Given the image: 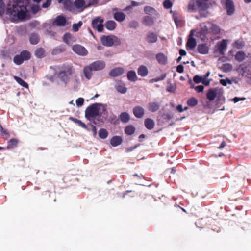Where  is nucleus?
I'll use <instances>...</instances> for the list:
<instances>
[{
    "mask_svg": "<svg viewBox=\"0 0 251 251\" xmlns=\"http://www.w3.org/2000/svg\"><path fill=\"white\" fill-rule=\"evenodd\" d=\"M246 98L245 97H242V98H238V97H235L234 98H233L232 100L234 102V103H236L237 102H238L239 101H240V100H245Z\"/></svg>",
    "mask_w": 251,
    "mask_h": 251,
    "instance_id": "nucleus-54",
    "label": "nucleus"
},
{
    "mask_svg": "<svg viewBox=\"0 0 251 251\" xmlns=\"http://www.w3.org/2000/svg\"><path fill=\"white\" fill-rule=\"evenodd\" d=\"M133 113L136 117L141 118L144 114V110L141 107L136 106L133 109Z\"/></svg>",
    "mask_w": 251,
    "mask_h": 251,
    "instance_id": "nucleus-20",
    "label": "nucleus"
},
{
    "mask_svg": "<svg viewBox=\"0 0 251 251\" xmlns=\"http://www.w3.org/2000/svg\"><path fill=\"white\" fill-rule=\"evenodd\" d=\"M13 61L17 65H20L23 63L24 60L23 59L21 54H19L16 55L14 57Z\"/></svg>",
    "mask_w": 251,
    "mask_h": 251,
    "instance_id": "nucleus-41",
    "label": "nucleus"
},
{
    "mask_svg": "<svg viewBox=\"0 0 251 251\" xmlns=\"http://www.w3.org/2000/svg\"><path fill=\"white\" fill-rule=\"evenodd\" d=\"M166 74H163L159 77L151 79L150 80V82L154 83V82H157L159 81L162 80L166 77Z\"/></svg>",
    "mask_w": 251,
    "mask_h": 251,
    "instance_id": "nucleus-43",
    "label": "nucleus"
},
{
    "mask_svg": "<svg viewBox=\"0 0 251 251\" xmlns=\"http://www.w3.org/2000/svg\"><path fill=\"white\" fill-rule=\"evenodd\" d=\"M237 71L239 73H241L243 75L245 72L244 70V65H240L239 68L237 69Z\"/></svg>",
    "mask_w": 251,
    "mask_h": 251,
    "instance_id": "nucleus-57",
    "label": "nucleus"
},
{
    "mask_svg": "<svg viewBox=\"0 0 251 251\" xmlns=\"http://www.w3.org/2000/svg\"><path fill=\"white\" fill-rule=\"evenodd\" d=\"M116 90L121 94H125L126 93L127 89L125 83L122 82H118L116 85Z\"/></svg>",
    "mask_w": 251,
    "mask_h": 251,
    "instance_id": "nucleus-13",
    "label": "nucleus"
},
{
    "mask_svg": "<svg viewBox=\"0 0 251 251\" xmlns=\"http://www.w3.org/2000/svg\"><path fill=\"white\" fill-rule=\"evenodd\" d=\"M176 70L178 72L181 73L183 71V67L182 65H178L177 67Z\"/></svg>",
    "mask_w": 251,
    "mask_h": 251,
    "instance_id": "nucleus-60",
    "label": "nucleus"
},
{
    "mask_svg": "<svg viewBox=\"0 0 251 251\" xmlns=\"http://www.w3.org/2000/svg\"><path fill=\"white\" fill-rule=\"evenodd\" d=\"M197 50L200 53L202 54H207L209 52V47L205 44L199 45Z\"/></svg>",
    "mask_w": 251,
    "mask_h": 251,
    "instance_id": "nucleus-17",
    "label": "nucleus"
},
{
    "mask_svg": "<svg viewBox=\"0 0 251 251\" xmlns=\"http://www.w3.org/2000/svg\"><path fill=\"white\" fill-rule=\"evenodd\" d=\"M69 119L70 120L73 121L75 123L78 124L79 126H80L88 130V128L87 126L84 123H83L82 121H81L80 120H79L74 118L73 117H70Z\"/></svg>",
    "mask_w": 251,
    "mask_h": 251,
    "instance_id": "nucleus-34",
    "label": "nucleus"
},
{
    "mask_svg": "<svg viewBox=\"0 0 251 251\" xmlns=\"http://www.w3.org/2000/svg\"><path fill=\"white\" fill-rule=\"evenodd\" d=\"M119 119L123 123H127L130 120L129 115L126 112L122 113L119 116Z\"/></svg>",
    "mask_w": 251,
    "mask_h": 251,
    "instance_id": "nucleus-28",
    "label": "nucleus"
},
{
    "mask_svg": "<svg viewBox=\"0 0 251 251\" xmlns=\"http://www.w3.org/2000/svg\"><path fill=\"white\" fill-rule=\"evenodd\" d=\"M94 71H98L103 69L105 67V63L104 61L98 60L95 61L90 64Z\"/></svg>",
    "mask_w": 251,
    "mask_h": 251,
    "instance_id": "nucleus-7",
    "label": "nucleus"
},
{
    "mask_svg": "<svg viewBox=\"0 0 251 251\" xmlns=\"http://www.w3.org/2000/svg\"><path fill=\"white\" fill-rule=\"evenodd\" d=\"M50 3H51V0H46V2L45 3H43L42 6L44 8H46L49 5H50Z\"/></svg>",
    "mask_w": 251,
    "mask_h": 251,
    "instance_id": "nucleus-59",
    "label": "nucleus"
},
{
    "mask_svg": "<svg viewBox=\"0 0 251 251\" xmlns=\"http://www.w3.org/2000/svg\"><path fill=\"white\" fill-rule=\"evenodd\" d=\"M144 11L147 14H151L154 13L155 12V10L152 7L146 6L144 8Z\"/></svg>",
    "mask_w": 251,
    "mask_h": 251,
    "instance_id": "nucleus-50",
    "label": "nucleus"
},
{
    "mask_svg": "<svg viewBox=\"0 0 251 251\" xmlns=\"http://www.w3.org/2000/svg\"><path fill=\"white\" fill-rule=\"evenodd\" d=\"M63 41L68 44H70L75 41L74 38L70 34H65L63 36Z\"/></svg>",
    "mask_w": 251,
    "mask_h": 251,
    "instance_id": "nucleus-29",
    "label": "nucleus"
},
{
    "mask_svg": "<svg viewBox=\"0 0 251 251\" xmlns=\"http://www.w3.org/2000/svg\"><path fill=\"white\" fill-rule=\"evenodd\" d=\"M100 41L103 45L106 47H111L120 44V40L114 35H103L100 37Z\"/></svg>",
    "mask_w": 251,
    "mask_h": 251,
    "instance_id": "nucleus-3",
    "label": "nucleus"
},
{
    "mask_svg": "<svg viewBox=\"0 0 251 251\" xmlns=\"http://www.w3.org/2000/svg\"><path fill=\"white\" fill-rule=\"evenodd\" d=\"M218 91L217 89L209 90L207 94V98L209 100H213L215 99Z\"/></svg>",
    "mask_w": 251,
    "mask_h": 251,
    "instance_id": "nucleus-24",
    "label": "nucleus"
},
{
    "mask_svg": "<svg viewBox=\"0 0 251 251\" xmlns=\"http://www.w3.org/2000/svg\"><path fill=\"white\" fill-rule=\"evenodd\" d=\"M125 72V70L122 67H117L112 69L109 74L111 77H117L121 75Z\"/></svg>",
    "mask_w": 251,
    "mask_h": 251,
    "instance_id": "nucleus-11",
    "label": "nucleus"
},
{
    "mask_svg": "<svg viewBox=\"0 0 251 251\" xmlns=\"http://www.w3.org/2000/svg\"><path fill=\"white\" fill-rule=\"evenodd\" d=\"M144 23L145 25H150L153 23V20L150 16H148L144 18Z\"/></svg>",
    "mask_w": 251,
    "mask_h": 251,
    "instance_id": "nucleus-42",
    "label": "nucleus"
},
{
    "mask_svg": "<svg viewBox=\"0 0 251 251\" xmlns=\"http://www.w3.org/2000/svg\"><path fill=\"white\" fill-rule=\"evenodd\" d=\"M156 58L158 62L161 65H165L168 62L167 58L162 53H159L157 54Z\"/></svg>",
    "mask_w": 251,
    "mask_h": 251,
    "instance_id": "nucleus-19",
    "label": "nucleus"
},
{
    "mask_svg": "<svg viewBox=\"0 0 251 251\" xmlns=\"http://www.w3.org/2000/svg\"><path fill=\"white\" fill-rule=\"evenodd\" d=\"M204 28H205V30L206 31L208 29H211V31L215 34L219 31V29L217 25L211 24H208Z\"/></svg>",
    "mask_w": 251,
    "mask_h": 251,
    "instance_id": "nucleus-26",
    "label": "nucleus"
},
{
    "mask_svg": "<svg viewBox=\"0 0 251 251\" xmlns=\"http://www.w3.org/2000/svg\"><path fill=\"white\" fill-rule=\"evenodd\" d=\"M246 55L243 51H238L236 54L235 57V59L239 62L243 61L245 59Z\"/></svg>",
    "mask_w": 251,
    "mask_h": 251,
    "instance_id": "nucleus-32",
    "label": "nucleus"
},
{
    "mask_svg": "<svg viewBox=\"0 0 251 251\" xmlns=\"http://www.w3.org/2000/svg\"><path fill=\"white\" fill-rule=\"evenodd\" d=\"M0 135L2 136H6L7 137L9 136L8 132L4 128H3V130L0 131Z\"/></svg>",
    "mask_w": 251,
    "mask_h": 251,
    "instance_id": "nucleus-58",
    "label": "nucleus"
},
{
    "mask_svg": "<svg viewBox=\"0 0 251 251\" xmlns=\"http://www.w3.org/2000/svg\"><path fill=\"white\" fill-rule=\"evenodd\" d=\"M31 8L34 13H36L39 10V7L37 4L34 5Z\"/></svg>",
    "mask_w": 251,
    "mask_h": 251,
    "instance_id": "nucleus-56",
    "label": "nucleus"
},
{
    "mask_svg": "<svg viewBox=\"0 0 251 251\" xmlns=\"http://www.w3.org/2000/svg\"><path fill=\"white\" fill-rule=\"evenodd\" d=\"M127 79L132 82H135L138 80L136 72L134 71H129L127 74Z\"/></svg>",
    "mask_w": 251,
    "mask_h": 251,
    "instance_id": "nucleus-23",
    "label": "nucleus"
},
{
    "mask_svg": "<svg viewBox=\"0 0 251 251\" xmlns=\"http://www.w3.org/2000/svg\"><path fill=\"white\" fill-rule=\"evenodd\" d=\"M92 71H94L92 69V67H91V65H88L85 66L83 68V73L85 77L87 79H90L92 76Z\"/></svg>",
    "mask_w": 251,
    "mask_h": 251,
    "instance_id": "nucleus-14",
    "label": "nucleus"
},
{
    "mask_svg": "<svg viewBox=\"0 0 251 251\" xmlns=\"http://www.w3.org/2000/svg\"><path fill=\"white\" fill-rule=\"evenodd\" d=\"M223 70L225 72H229L232 69V66L229 64H225L223 66Z\"/></svg>",
    "mask_w": 251,
    "mask_h": 251,
    "instance_id": "nucleus-48",
    "label": "nucleus"
},
{
    "mask_svg": "<svg viewBox=\"0 0 251 251\" xmlns=\"http://www.w3.org/2000/svg\"><path fill=\"white\" fill-rule=\"evenodd\" d=\"M227 45V43L226 40L222 41L216 45L215 51L223 54L226 49Z\"/></svg>",
    "mask_w": 251,
    "mask_h": 251,
    "instance_id": "nucleus-8",
    "label": "nucleus"
},
{
    "mask_svg": "<svg viewBox=\"0 0 251 251\" xmlns=\"http://www.w3.org/2000/svg\"><path fill=\"white\" fill-rule=\"evenodd\" d=\"M45 51L42 48L37 49L35 51V55L38 58H42L45 56Z\"/></svg>",
    "mask_w": 251,
    "mask_h": 251,
    "instance_id": "nucleus-36",
    "label": "nucleus"
},
{
    "mask_svg": "<svg viewBox=\"0 0 251 251\" xmlns=\"http://www.w3.org/2000/svg\"><path fill=\"white\" fill-rule=\"evenodd\" d=\"M197 2L201 10H204L208 7V0H197Z\"/></svg>",
    "mask_w": 251,
    "mask_h": 251,
    "instance_id": "nucleus-22",
    "label": "nucleus"
},
{
    "mask_svg": "<svg viewBox=\"0 0 251 251\" xmlns=\"http://www.w3.org/2000/svg\"><path fill=\"white\" fill-rule=\"evenodd\" d=\"M66 24V18L62 16H58L53 22V25L56 26H64Z\"/></svg>",
    "mask_w": 251,
    "mask_h": 251,
    "instance_id": "nucleus-12",
    "label": "nucleus"
},
{
    "mask_svg": "<svg viewBox=\"0 0 251 251\" xmlns=\"http://www.w3.org/2000/svg\"><path fill=\"white\" fill-rule=\"evenodd\" d=\"M159 108V105L155 102L151 103L149 105V109L152 112L157 111Z\"/></svg>",
    "mask_w": 251,
    "mask_h": 251,
    "instance_id": "nucleus-37",
    "label": "nucleus"
},
{
    "mask_svg": "<svg viewBox=\"0 0 251 251\" xmlns=\"http://www.w3.org/2000/svg\"><path fill=\"white\" fill-rule=\"evenodd\" d=\"M223 2L225 4L227 14H232L235 10L233 1L231 0H223Z\"/></svg>",
    "mask_w": 251,
    "mask_h": 251,
    "instance_id": "nucleus-9",
    "label": "nucleus"
},
{
    "mask_svg": "<svg viewBox=\"0 0 251 251\" xmlns=\"http://www.w3.org/2000/svg\"><path fill=\"white\" fill-rule=\"evenodd\" d=\"M72 69L67 68L64 71L61 72L58 75L59 81L58 83L60 85H65L69 80V76L72 74Z\"/></svg>",
    "mask_w": 251,
    "mask_h": 251,
    "instance_id": "nucleus-4",
    "label": "nucleus"
},
{
    "mask_svg": "<svg viewBox=\"0 0 251 251\" xmlns=\"http://www.w3.org/2000/svg\"><path fill=\"white\" fill-rule=\"evenodd\" d=\"M30 42L33 44H36L38 42V38L36 36L33 35L30 38Z\"/></svg>",
    "mask_w": 251,
    "mask_h": 251,
    "instance_id": "nucleus-52",
    "label": "nucleus"
},
{
    "mask_svg": "<svg viewBox=\"0 0 251 251\" xmlns=\"http://www.w3.org/2000/svg\"><path fill=\"white\" fill-rule=\"evenodd\" d=\"M106 114V106L100 103L92 104L88 107L85 111V117L89 120L96 116Z\"/></svg>",
    "mask_w": 251,
    "mask_h": 251,
    "instance_id": "nucleus-2",
    "label": "nucleus"
},
{
    "mask_svg": "<svg viewBox=\"0 0 251 251\" xmlns=\"http://www.w3.org/2000/svg\"><path fill=\"white\" fill-rule=\"evenodd\" d=\"M93 132L94 133V135L95 136L97 134V129L95 126H93Z\"/></svg>",
    "mask_w": 251,
    "mask_h": 251,
    "instance_id": "nucleus-64",
    "label": "nucleus"
},
{
    "mask_svg": "<svg viewBox=\"0 0 251 251\" xmlns=\"http://www.w3.org/2000/svg\"><path fill=\"white\" fill-rule=\"evenodd\" d=\"M244 42L242 41H238L234 44V47L237 48H241L244 46Z\"/></svg>",
    "mask_w": 251,
    "mask_h": 251,
    "instance_id": "nucleus-53",
    "label": "nucleus"
},
{
    "mask_svg": "<svg viewBox=\"0 0 251 251\" xmlns=\"http://www.w3.org/2000/svg\"><path fill=\"white\" fill-rule=\"evenodd\" d=\"M138 75L142 77H145L148 75V69L144 65H141L139 67L137 70Z\"/></svg>",
    "mask_w": 251,
    "mask_h": 251,
    "instance_id": "nucleus-18",
    "label": "nucleus"
},
{
    "mask_svg": "<svg viewBox=\"0 0 251 251\" xmlns=\"http://www.w3.org/2000/svg\"><path fill=\"white\" fill-rule=\"evenodd\" d=\"M179 53L181 56L185 55L186 54V51L183 50H179Z\"/></svg>",
    "mask_w": 251,
    "mask_h": 251,
    "instance_id": "nucleus-62",
    "label": "nucleus"
},
{
    "mask_svg": "<svg viewBox=\"0 0 251 251\" xmlns=\"http://www.w3.org/2000/svg\"><path fill=\"white\" fill-rule=\"evenodd\" d=\"M177 109L179 111V112H182L183 111V109L182 108V106L181 105H179L177 106Z\"/></svg>",
    "mask_w": 251,
    "mask_h": 251,
    "instance_id": "nucleus-63",
    "label": "nucleus"
},
{
    "mask_svg": "<svg viewBox=\"0 0 251 251\" xmlns=\"http://www.w3.org/2000/svg\"><path fill=\"white\" fill-rule=\"evenodd\" d=\"M73 51L79 55L86 56L88 54L87 50L80 45H75L72 48Z\"/></svg>",
    "mask_w": 251,
    "mask_h": 251,
    "instance_id": "nucleus-6",
    "label": "nucleus"
},
{
    "mask_svg": "<svg viewBox=\"0 0 251 251\" xmlns=\"http://www.w3.org/2000/svg\"><path fill=\"white\" fill-rule=\"evenodd\" d=\"M103 20L100 17H97L92 21V25L94 28L96 29L99 32H101L103 29Z\"/></svg>",
    "mask_w": 251,
    "mask_h": 251,
    "instance_id": "nucleus-5",
    "label": "nucleus"
},
{
    "mask_svg": "<svg viewBox=\"0 0 251 251\" xmlns=\"http://www.w3.org/2000/svg\"><path fill=\"white\" fill-rule=\"evenodd\" d=\"M14 78L17 82V83H18L21 86H22L25 88H28V84H27V83L25 82L21 78L17 77V76H14Z\"/></svg>",
    "mask_w": 251,
    "mask_h": 251,
    "instance_id": "nucleus-38",
    "label": "nucleus"
},
{
    "mask_svg": "<svg viewBox=\"0 0 251 251\" xmlns=\"http://www.w3.org/2000/svg\"><path fill=\"white\" fill-rule=\"evenodd\" d=\"M193 81L195 83L199 84L200 83H203L205 86H208L210 84V80L206 79L203 76L195 75L193 77Z\"/></svg>",
    "mask_w": 251,
    "mask_h": 251,
    "instance_id": "nucleus-10",
    "label": "nucleus"
},
{
    "mask_svg": "<svg viewBox=\"0 0 251 251\" xmlns=\"http://www.w3.org/2000/svg\"><path fill=\"white\" fill-rule=\"evenodd\" d=\"M145 126L147 128L151 129L153 128L154 126V122L151 119H147L145 121Z\"/></svg>",
    "mask_w": 251,
    "mask_h": 251,
    "instance_id": "nucleus-31",
    "label": "nucleus"
},
{
    "mask_svg": "<svg viewBox=\"0 0 251 251\" xmlns=\"http://www.w3.org/2000/svg\"><path fill=\"white\" fill-rule=\"evenodd\" d=\"M84 100L82 98H79L76 100V105L77 107H80L83 105Z\"/></svg>",
    "mask_w": 251,
    "mask_h": 251,
    "instance_id": "nucleus-49",
    "label": "nucleus"
},
{
    "mask_svg": "<svg viewBox=\"0 0 251 251\" xmlns=\"http://www.w3.org/2000/svg\"><path fill=\"white\" fill-rule=\"evenodd\" d=\"M99 136L101 139H105L108 136V132L104 129H100L99 132Z\"/></svg>",
    "mask_w": 251,
    "mask_h": 251,
    "instance_id": "nucleus-40",
    "label": "nucleus"
},
{
    "mask_svg": "<svg viewBox=\"0 0 251 251\" xmlns=\"http://www.w3.org/2000/svg\"><path fill=\"white\" fill-rule=\"evenodd\" d=\"M174 20L175 22L176 26L179 27L182 25V21L178 17L174 15Z\"/></svg>",
    "mask_w": 251,
    "mask_h": 251,
    "instance_id": "nucleus-46",
    "label": "nucleus"
},
{
    "mask_svg": "<svg viewBox=\"0 0 251 251\" xmlns=\"http://www.w3.org/2000/svg\"><path fill=\"white\" fill-rule=\"evenodd\" d=\"M82 25V22L81 21H79L77 24H75L73 25L72 28L73 30L75 32H76L78 30L79 28Z\"/></svg>",
    "mask_w": 251,
    "mask_h": 251,
    "instance_id": "nucleus-47",
    "label": "nucleus"
},
{
    "mask_svg": "<svg viewBox=\"0 0 251 251\" xmlns=\"http://www.w3.org/2000/svg\"><path fill=\"white\" fill-rule=\"evenodd\" d=\"M116 23L114 21H108L105 24V26L107 29L110 31L114 30L116 27Z\"/></svg>",
    "mask_w": 251,
    "mask_h": 251,
    "instance_id": "nucleus-25",
    "label": "nucleus"
},
{
    "mask_svg": "<svg viewBox=\"0 0 251 251\" xmlns=\"http://www.w3.org/2000/svg\"><path fill=\"white\" fill-rule=\"evenodd\" d=\"M220 83L223 86H226L227 84H231L232 83V81L228 78L221 79Z\"/></svg>",
    "mask_w": 251,
    "mask_h": 251,
    "instance_id": "nucleus-45",
    "label": "nucleus"
},
{
    "mask_svg": "<svg viewBox=\"0 0 251 251\" xmlns=\"http://www.w3.org/2000/svg\"><path fill=\"white\" fill-rule=\"evenodd\" d=\"M71 3L70 1H66L64 2V5L66 8H69V6L71 5Z\"/></svg>",
    "mask_w": 251,
    "mask_h": 251,
    "instance_id": "nucleus-61",
    "label": "nucleus"
},
{
    "mask_svg": "<svg viewBox=\"0 0 251 251\" xmlns=\"http://www.w3.org/2000/svg\"><path fill=\"white\" fill-rule=\"evenodd\" d=\"M24 61L28 60L30 58L31 55L30 53L27 51H22L20 53Z\"/></svg>",
    "mask_w": 251,
    "mask_h": 251,
    "instance_id": "nucleus-39",
    "label": "nucleus"
},
{
    "mask_svg": "<svg viewBox=\"0 0 251 251\" xmlns=\"http://www.w3.org/2000/svg\"><path fill=\"white\" fill-rule=\"evenodd\" d=\"M8 5L7 14L14 22H19L29 19L31 14L28 10V0H16Z\"/></svg>",
    "mask_w": 251,
    "mask_h": 251,
    "instance_id": "nucleus-1",
    "label": "nucleus"
},
{
    "mask_svg": "<svg viewBox=\"0 0 251 251\" xmlns=\"http://www.w3.org/2000/svg\"><path fill=\"white\" fill-rule=\"evenodd\" d=\"M164 7L166 8H170L172 6V3L170 0H165L163 3Z\"/></svg>",
    "mask_w": 251,
    "mask_h": 251,
    "instance_id": "nucleus-51",
    "label": "nucleus"
},
{
    "mask_svg": "<svg viewBox=\"0 0 251 251\" xmlns=\"http://www.w3.org/2000/svg\"><path fill=\"white\" fill-rule=\"evenodd\" d=\"M123 139L121 136H115L110 140V144L113 147L118 146L122 144Z\"/></svg>",
    "mask_w": 251,
    "mask_h": 251,
    "instance_id": "nucleus-15",
    "label": "nucleus"
},
{
    "mask_svg": "<svg viewBox=\"0 0 251 251\" xmlns=\"http://www.w3.org/2000/svg\"><path fill=\"white\" fill-rule=\"evenodd\" d=\"M157 40V35L152 33H149L147 36V41L150 43H154Z\"/></svg>",
    "mask_w": 251,
    "mask_h": 251,
    "instance_id": "nucleus-33",
    "label": "nucleus"
},
{
    "mask_svg": "<svg viewBox=\"0 0 251 251\" xmlns=\"http://www.w3.org/2000/svg\"><path fill=\"white\" fill-rule=\"evenodd\" d=\"M135 128L131 125L126 126L125 128V132L126 134L131 135L134 133Z\"/></svg>",
    "mask_w": 251,
    "mask_h": 251,
    "instance_id": "nucleus-30",
    "label": "nucleus"
},
{
    "mask_svg": "<svg viewBox=\"0 0 251 251\" xmlns=\"http://www.w3.org/2000/svg\"><path fill=\"white\" fill-rule=\"evenodd\" d=\"M114 19L118 22H123L126 19L125 14L121 11H118L114 14Z\"/></svg>",
    "mask_w": 251,
    "mask_h": 251,
    "instance_id": "nucleus-21",
    "label": "nucleus"
},
{
    "mask_svg": "<svg viewBox=\"0 0 251 251\" xmlns=\"http://www.w3.org/2000/svg\"><path fill=\"white\" fill-rule=\"evenodd\" d=\"M18 143V141L15 139H11L8 143L7 148L12 149L16 147Z\"/></svg>",
    "mask_w": 251,
    "mask_h": 251,
    "instance_id": "nucleus-35",
    "label": "nucleus"
},
{
    "mask_svg": "<svg viewBox=\"0 0 251 251\" xmlns=\"http://www.w3.org/2000/svg\"><path fill=\"white\" fill-rule=\"evenodd\" d=\"M198 103V100L196 98H191L189 99L187 101V104L191 106H195Z\"/></svg>",
    "mask_w": 251,
    "mask_h": 251,
    "instance_id": "nucleus-44",
    "label": "nucleus"
},
{
    "mask_svg": "<svg viewBox=\"0 0 251 251\" xmlns=\"http://www.w3.org/2000/svg\"><path fill=\"white\" fill-rule=\"evenodd\" d=\"M204 87L202 85L197 86L195 87V90L198 92H201L203 91Z\"/></svg>",
    "mask_w": 251,
    "mask_h": 251,
    "instance_id": "nucleus-55",
    "label": "nucleus"
},
{
    "mask_svg": "<svg viewBox=\"0 0 251 251\" xmlns=\"http://www.w3.org/2000/svg\"><path fill=\"white\" fill-rule=\"evenodd\" d=\"M74 5L75 8L79 11H82L88 6L83 0H76Z\"/></svg>",
    "mask_w": 251,
    "mask_h": 251,
    "instance_id": "nucleus-16",
    "label": "nucleus"
},
{
    "mask_svg": "<svg viewBox=\"0 0 251 251\" xmlns=\"http://www.w3.org/2000/svg\"><path fill=\"white\" fill-rule=\"evenodd\" d=\"M192 34L193 33L192 32L187 43V48L190 49H193L196 45L195 40L191 37Z\"/></svg>",
    "mask_w": 251,
    "mask_h": 251,
    "instance_id": "nucleus-27",
    "label": "nucleus"
}]
</instances>
